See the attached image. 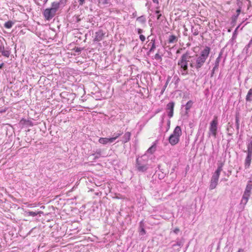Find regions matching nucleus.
Instances as JSON below:
<instances>
[{
    "mask_svg": "<svg viewBox=\"0 0 252 252\" xmlns=\"http://www.w3.org/2000/svg\"><path fill=\"white\" fill-rule=\"evenodd\" d=\"M114 141V138H102L101 137L99 139L98 142L102 144L105 145L108 143H111Z\"/></svg>",
    "mask_w": 252,
    "mask_h": 252,
    "instance_id": "obj_10",
    "label": "nucleus"
},
{
    "mask_svg": "<svg viewBox=\"0 0 252 252\" xmlns=\"http://www.w3.org/2000/svg\"><path fill=\"white\" fill-rule=\"evenodd\" d=\"M252 189V179L250 180L247 183L245 190H246V192L251 191V190Z\"/></svg>",
    "mask_w": 252,
    "mask_h": 252,
    "instance_id": "obj_18",
    "label": "nucleus"
},
{
    "mask_svg": "<svg viewBox=\"0 0 252 252\" xmlns=\"http://www.w3.org/2000/svg\"><path fill=\"white\" fill-rule=\"evenodd\" d=\"M73 18L74 21L76 23H79L81 20V19L79 17V15H75Z\"/></svg>",
    "mask_w": 252,
    "mask_h": 252,
    "instance_id": "obj_28",
    "label": "nucleus"
},
{
    "mask_svg": "<svg viewBox=\"0 0 252 252\" xmlns=\"http://www.w3.org/2000/svg\"><path fill=\"white\" fill-rule=\"evenodd\" d=\"M99 0L102 1L103 4H106V3H107V0Z\"/></svg>",
    "mask_w": 252,
    "mask_h": 252,
    "instance_id": "obj_46",
    "label": "nucleus"
},
{
    "mask_svg": "<svg viewBox=\"0 0 252 252\" xmlns=\"http://www.w3.org/2000/svg\"><path fill=\"white\" fill-rule=\"evenodd\" d=\"M241 11V7L240 5H239V7L236 10V13H237L236 15H238V16H239Z\"/></svg>",
    "mask_w": 252,
    "mask_h": 252,
    "instance_id": "obj_39",
    "label": "nucleus"
},
{
    "mask_svg": "<svg viewBox=\"0 0 252 252\" xmlns=\"http://www.w3.org/2000/svg\"><path fill=\"white\" fill-rule=\"evenodd\" d=\"M148 158L144 155L136 158L135 167L138 171L144 172L149 168Z\"/></svg>",
    "mask_w": 252,
    "mask_h": 252,
    "instance_id": "obj_2",
    "label": "nucleus"
},
{
    "mask_svg": "<svg viewBox=\"0 0 252 252\" xmlns=\"http://www.w3.org/2000/svg\"><path fill=\"white\" fill-rule=\"evenodd\" d=\"M239 16H238V15H234L233 16H232V22L233 23H234L236 21L238 17Z\"/></svg>",
    "mask_w": 252,
    "mask_h": 252,
    "instance_id": "obj_35",
    "label": "nucleus"
},
{
    "mask_svg": "<svg viewBox=\"0 0 252 252\" xmlns=\"http://www.w3.org/2000/svg\"><path fill=\"white\" fill-rule=\"evenodd\" d=\"M247 150L245 151V152L252 153V137L251 139L248 141L247 143Z\"/></svg>",
    "mask_w": 252,
    "mask_h": 252,
    "instance_id": "obj_17",
    "label": "nucleus"
},
{
    "mask_svg": "<svg viewBox=\"0 0 252 252\" xmlns=\"http://www.w3.org/2000/svg\"><path fill=\"white\" fill-rule=\"evenodd\" d=\"M153 1L154 3H158V0H153Z\"/></svg>",
    "mask_w": 252,
    "mask_h": 252,
    "instance_id": "obj_51",
    "label": "nucleus"
},
{
    "mask_svg": "<svg viewBox=\"0 0 252 252\" xmlns=\"http://www.w3.org/2000/svg\"><path fill=\"white\" fill-rule=\"evenodd\" d=\"M248 200H249V199H245V198L242 197L241 203L243 204L244 205H246L247 204Z\"/></svg>",
    "mask_w": 252,
    "mask_h": 252,
    "instance_id": "obj_36",
    "label": "nucleus"
},
{
    "mask_svg": "<svg viewBox=\"0 0 252 252\" xmlns=\"http://www.w3.org/2000/svg\"><path fill=\"white\" fill-rule=\"evenodd\" d=\"M223 165H224L223 162H220L218 163V166H219V167H220L222 168Z\"/></svg>",
    "mask_w": 252,
    "mask_h": 252,
    "instance_id": "obj_43",
    "label": "nucleus"
},
{
    "mask_svg": "<svg viewBox=\"0 0 252 252\" xmlns=\"http://www.w3.org/2000/svg\"><path fill=\"white\" fill-rule=\"evenodd\" d=\"M155 49H156L155 43L153 42L151 47L150 49L149 50V53L153 52Z\"/></svg>",
    "mask_w": 252,
    "mask_h": 252,
    "instance_id": "obj_33",
    "label": "nucleus"
},
{
    "mask_svg": "<svg viewBox=\"0 0 252 252\" xmlns=\"http://www.w3.org/2000/svg\"><path fill=\"white\" fill-rule=\"evenodd\" d=\"M182 135V130L179 126H177L175 128L173 133L168 138L169 143L172 146H174L178 144L180 141V137Z\"/></svg>",
    "mask_w": 252,
    "mask_h": 252,
    "instance_id": "obj_3",
    "label": "nucleus"
},
{
    "mask_svg": "<svg viewBox=\"0 0 252 252\" xmlns=\"http://www.w3.org/2000/svg\"><path fill=\"white\" fill-rule=\"evenodd\" d=\"M191 32L194 35H197L199 33V32L197 29H195L193 27L191 28Z\"/></svg>",
    "mask_w": 252,
    "mask_h": 252,
    "instance_id": "obj_27",
    "label": "nucleus"
},
{
    "mask_svg": "<svg viewBox=\"0 0 252 252\" xmlns=\"http://www.w3.org/2000/svg\"><path fill=\"white\" fill-rule=\"evenodd\" d=\"M159 12H160V11H158V10H157V11H156V13H157V14H159Z\"/></svg>",
    "mask_w": 252,
    "mask_h": 252,
    "instance_id": "obj_55",
    "label": "nucleus"
},
{
    "mask_svg": "<svg viewBox=\"0 0 252 252\" xmlns=\"http://www.w3.org/2000/svg\"><path fill=\"white\" fill-rule=\"evenodd\" d=\"M176 246H178L181 247L183 246V243L180 241L177 242L176 244L173 245V247H175Z\"/></svg>",
    "mask_w": 252,
    "mask_h": 252,
    "instance_id": "obj_38",
    "label": "nucleus"
},
{
    "mask_svg": "<svg viewBox=\"0 0 252 252\" xmlns=\"http://www.w3.org/2000/svg\"><path fill=\"white\" fill-rule=\"evenodd\" d=\"M130 136L131 133L130 132L125 133L123 137L122 142L124 143L127 142L130 140Z\"/></svg>",
    "mask_w": 252,
    "mask_h": 252,
    "instance_id": "obj_15",
    "label": "nucleus"
},
{
    "mask_svg": "<svg viewBox=\"0 0 252 252\" xmlns=\"http://www.w3.org/2000/svg\"><path fill=\"white\" fill-rule=\"evenodd\" d=\"M26 215L28 216L35 217L37 216L38 214L40 213V212H32V211H26Z\"/></svg>",
    "mask_w": 252,
    "mask_h": 252,
    "instance_id": "obj_22",
    "label": "nucleus"
},
{
    "mask_svg": "<svg viewBox=\"0 0 252 252\" xmlns=\"http://www.w3.org/2000/svg\"><path fill=\"white\" fill-rule=\"evenodd\" d=\"M246 100L247 102H251L252 101V88L249 90L246 97Z\"/></svg>",
    "mask_w": 252,
    "mask_h": 252,
    "instance_id": "obj_16",
    "label": "nucleus"
},
{
    "mask_svg": "<svg viewBox=\"0 0 252 252\" xmlns=\"http://www.w3.org/2000/svg\"><path fill=\"white\" fill-rule=\"evenodd\" d=\"M143 32V30L141 29H137V33L139 34L140 35L141 33Z\"/></svg>",
    "mask_w": 252,
    "mask_h": 252,
    "instance_id": "obj_45",
    "label": "nucleus"
},
{
    "mask_svg": "<svg viewBox=\"0 0 252 252\" xmlns=\"http://www.w3.org/2000/svg\"><path fill=\"white\" fill-rule=\"evenodd\" d=\"M218 179H214L213 177L211 178L209 188L210 189H215L218 184Z\"/></svg>",
    "mask_w": 252,
    "mask_h": 252,
    "instance_id": "obj_11",
    "label": "nucleus"
},
{
    "mask_svg": "<svg viewBox=\"0 0 252 252\" xmlns=\"http://www.w3.org/2000/svg\"><path fill=\"white\" fill-rule=\"evenodd\" d=\"M210 52V48L206 46L201 50L199 55H196L194 58L190 62L191 56L188 52L183 54L178 62V65L180 66L181 73L182 75H186L188 74V63L189 66L199 70L204 64L207 59Z\"/></svg>",
    "mask_w": 252,
    "mask_h": 252,
    "instance_id": "obj_1",
    "label": "nucleus"
},
{
    "mask_svg": "<svg viewBox=\"0 0 252 252\" xmlns=\"http://www.w3.org/2000/svg\"><path fill=\"white\" fill-rule=\"evenodd\" d=\"M222 54V53L221 52H220L218 57L216 59L214 66V70H216L218 69L219 63L221 60Z\"/></svg>",
    "mask_w": 252,
    "mask_h": 252,
    "instance_id": "obj_12",
    "label": "nucleus"
},
{
    "mask_svg": "<svg viewBox=\"0 0 252 252\" xmlns=\"http://www.w3.org/2000/svg\"><path fill=\"white\" fill-rule=\"evenodd\" d=\"M222 170V168L218 166V168L215 172L220 174V173Z\"/></svg>",
    "mask_w": 252,
    "mask_h": 252,
    "instance_id": "obj_37",
    "label": "nucleus"
},
{
    "mask_svg": "<svg viewBox=\"0 0 252 252\" xmlns=\"http://www.w3.org/2000/svg\"><path fill=\"white\" fill-rule=\"evenodd\" d=\"M215 71L216 70H214V67H213L212 70L211 77H212L214 75V72H215Z\"/></svg>",
    "mask_w": 252,
    "mask_h": 252,
    "instance_id": "obj_48",
    "label": "nucleus"
},
{
    "mask_svg": "<svg viewBox=\"0 0 252 252\" xmlns=\"http://www.w3.org/2000/svg\"><path fill=\"white\" fill-rule=\"evenodd\" d=\"M122 132H118L117 133H114V137H112V138H114V141L117 139L119 136H120L122 134Z\"/></svg>",
    "mask_w": 252,
    "mask_h": 252,
    "instance_id": "obj_31",
    "label": "nucleus"
},
{
    "mask_svg": "<svg viewBox=\"0 0 252 252\" xmlns=\"http://www.w3.org/2000/svg\"><path fill=\"white\" fill-rule=\"evenodd\" d=\"M250 195H251V192L248 191L247 192L246 190H245L242 197L244 198L245 199H249V197L250 196Z\"/></svg>",
    "mask_w": 252,
    "mask_h": 252,
    "instance_id": "obj_26",
    "label": "nucleus"
},
{
    "mask_svg": "<svg viewBox=\"0 0 252 252\" xmlns=\"http://www.w3.org/2000/svg\"><path fill=\"white\" fill-rule=\"evenodd\" d=\"M136 20L141 23L144 24L146 22V19L144 16H141L138 17Z\"/></svg>",
    "mask_w": 252,
    "mask_h": 252,
    "instance_id": "obj_24",
    "label": "nucleus"
},
{
    "mask_svg": "<svg viewBox=\"0 0 252 252\" xmlns=\"http://www.w3.org/2000/svg\"><path fill=\"white\" fill-rule=\"evenodd\" d=\"M0 52L1 54L7 58H8L10 55V51L7 50H5L3 44L2 42H0Z\"/></svg>",
    "mask_w": 252,
    "mask_h": 252,
    "instance_id": "obj_9",
    "label": "nucleus"
},
{
    "mask_svg": "<svg viewBox=\"0 0 252 252\" xmlns=\"http://www.w3.org/2000/svg\"><path fill=\"white\" fill-rule=\"evenodd\" d=\"M227 135L229 136H232L234 132V128L232 126H230L229 127L227 128Z\"/></svg>",
    "mask_w": 252,
    "mask_h": 252,
    "instance_id": "obj_21",
    "label": "nucleus"
},
{
    "mask_svg": "<svg viewBox=\"0 0 252 252\" xmlns=\"http://www.w3.org/2000/svg\"><path fill=\"white\" fill-rule=\"evenodd\" d=\"M247 153V155L245 160V168H248L250 166L251 163L252 159V153Z\"/></svg>",
    "mask_w": 252,
    "mask_h": 252,
    "instance_id": "obj_7",
    "label": "nucleus"
},
{
    "mask_svg": "<svg viewBox=\"0 0 252 252\" xmlns=\"http://www.w3.org/2000/svg\"><path fill=\"white\" fill-rule=\"evenodd\" d=\"M170 79V77H168L167 80H166V83H165V85L164 86L163 89L161 90V94H162L164 92V91H165V88H166V87L168 84Z\"/></svg>",
    "mask_w": 252,
    "mask_h": 252,
    "instance_id": "obj_30",
    "label": "nucleus"
},
{
    "mask_svg": "<svg viewBox=\"0 0 252 252\" xmlns=\"http://www.w3.org/2000/svg\"><path fill=\"white\" fill-rule=\"evenodd\" d=\"M218 125V117L217 116H215L213 120L211 122L210 124L208 133L209 136H213L214 138L217 137Z\"/></svg>",
    "mask_w": 252,
    "mask_h": 252,
    "instance_id": "obj_5",
    "label": "nucleus"
},
{
    "mask_svg": "<svg viewBox=\"0 0 252 252\" xmlns=\"http://www.w3.org/2000/svg\"><path fill=\"white\" fill-rule=\"evenodd\" d=\"M85 0H78L80 5H83L85 2Z\"/></svg>",
    "mask_w": 252,
    "mask_h": 252,
    "instance_id": "obj_40",
    "label": "nucleus"
},
{
    "mask_svg": "<svg viewBox=\"0 0 252 252\" xmlns=\"http://www.w3.org/2000/svg\"><path fill=\"white\" fill-rule=\"evenodd\" d=\"M101 155V149H97L94 154H93L90 156V157H93V159H96L100 157Z\"/></svg>",
    "mask_w": 252,
    "mask_h": 252,
    "instance_id": "obj_13",
    "label": "nucleus"
},
{
    "mask_svg": "<svg viewBox=\"0 0 252 252\" xmlns=\"http://www.w3.org/2000/svg\"><path fill=\"white\" fill-rule=\"evenodd\" d=\"M153 42L155 43V39H152L151 42L148 45H150L151 44H152Z\"/></svg>",
    "mask_w": 252,
    "mask_h": 252,
    "instance_id": "obj_49",
    "label": "nucleus"
},
{
    "mask_svg": "<svg viewBox=\"0 0 252 252\" xmlns=\"http://www.w3.org/2000/svg\"><path fill=\"white\" fill-rule=\"evenodd\" d=\"M220 175V174H218L217 173L214 172V173L213 174V175L212 177H213L214 179H218V180H219Z\"/></svg>",
    "mask_w": 252,
    "mask_h": 252,
    "instance_id": "obj_34",
    "label": "nucleus"
},
{
    "mask_svg": "<svg viewBox=\"0 0 252 252\" xmlns=\"http://www.w3.org/2000/svg\"><path fill=\"white\" fill-rule=\"evenodd\" d=\"M193 102L191 100L189 101L185 105V109L186 110V113H188V111L192 107Z\"/></svg>",
    "mask_w": 252,
    "mask_h": 252,
    "instance_id": "obj_20",
    "label": "nucleus"
},
{
    "mask_svg": "<svg viewBox=\"0 0 252 252\" xmlns=\"http://www.w3.org/2000/svg\"><path fill=\"white\" fill-rule=\"evenodd\" d=\"M178 39L177 37L174 35H171L169 36L168 39V43H173L177 42Z\"/></svg>",
    "mask_w": 252,
    "mask_h": 252,
    "instance_id": "obj_19",
    "label": "nucleus"
},
{
    "mask_svg": "<svg viewBox=\"0 0 252 252\" xmlns=\"http://www.w3.org/2000/svg\"><path fill=\"white\" fill-rule=\"evenodd\" d=\"M67 1V0H59V2L57 1H54L53 2L55 4H56V5H57V6L60 8L61 7H63L66 4Z\"/></svg>",
    "mask_w": 252,
    "mask_h": 252,
    "instance_id": "obj_14",
    "label": "nucleus"
},
{
    "mask_svg": "<svg viewBox=\"0 0 252 252\" xmlns=\"http://www.w3.org/2000/svg\"><path fill=\"white\" fill-rule=\"evenodd\" d=\"M235 122L236 125V129L238 131L239 129V119L237 116L236 117Z\"/></svg>",
    "mask_w": 252,
    "mask_h": 252,
    "instance_id": "obj_29",
    "label": "nucleus"
},
{
    "mask_svg": "<svg viewBox=\"0 0 252 252\" xmlns=\"http://www.w3.org/2000/svg\"><path fill=\"white\" fill-rule=\"evenodd\" d=\"M139 38H140V39L142 41H144L145 40V37L144 35H142V34H140V36H139Z\"/></svg>",
    "mask_w": 252,
    "mask_h": 252,
    "instance_id": "obj_42",
    "label": "nucleus"
},
{
    "mask_svg": "<svg viewBox=\"0 0 252 252\" xmlns=\"http://www.w3.org/2000/svg\"><path fill=\"white\" fill-rule=\"evenodd\" d=\"M185 31H187V29L186 28H185Z\"/></svg>",
    "mask_w": 252,
    "mask_h": 252,
    "instance_id": "obj_56",
    "label": "nucleus"
},
{
    "mask_svg": "<svg viewBox=\"0 0 252 252\" xmlns=\"http://www.w3.org/2000/svg\"><path fill=\"white\" fill-rule=\"evenodd\" d=\"M161 16V14H158V16H157V19H158V20L160 19V18Z\"/></svg>",
    "mask_w": 252,
    "mask_h": 252,
    "instance_id": "obj_50",
    "label": "nucleus"
},
{
    "mask_svg": "<svg viewBox=\"0 0 252 252\" xmlns=\"http://www.w3.org/2000/svg\"><path fill=\"white\" fill-rule=\"evenodd\" d=\"M238 252H243V249H240L238 250Z\"/></svg>",
    "mask_w": 252,
    "mask_h": 252,
    "instance_id": "obj_53",
    "label": "nucleus"
},
{
    "mask_svg": "<svg viewBox=\"0 0 252 252\" xmlns=\"http://www.w3.org/2000/svg\"><path fill=\"white\" fill-rule=\"evenodd\" d=\"M80 51H81L80 48H77L76 50V52H80Z\"/></svg>",
    "mask_w": 252,
    "mask_h": 252,
    "instance_id": "obj_52",
    "label": "nucleus"
},
{
    "mask_svg": "<svg viewBox=\"0 0 252 252\" xmlns=\"http://www.w3.org/2000/svg\"><path fill=\"white\" fill-rule=\"evenodd\" d=\"M170 125V120H168V122H167V126H168V128H167V130H168V129L169 128Z\"/></svg>",
    "mask_w": 252,
    "mask_h": 252,
    "instance_id": "obj_47",
    "label": "nucleus"
},
{
    "mask_svg": "<svg viewBox=\"0 0 252 252\" xmlns=\"http://www.w3.org/2000/svg\"><path fill=\"white\" fill-rule=\"evenodd\" d=\"M104 33L102 30H99L98 32H95V37L94 38V41H100L102 40Z\"/></svg>",
    "mask_w": 252,
    "mask_h": 252,
    "instance_id": "obj_8",
    "label": "nucleus"
},
{
    "mask_svg": "<svg viewBox=\"0 0 252 252\" xmlns=\"http://www.w3.org/2000/svg\"><path fill=\"white\" fill-rule=\"evenodd\" d=\"M174 232L176 234H177L179 231L180 229L178 228H176L174 230Z\"/></svg>",
    "mask_w": 252,
    "mask_h": 252,
    "instance_id": "obj_44",
    "label": "nucleus"
},
{
    "mask_svg": "<svg viewBox=\"0 0 252 252\" xmlns=\"http://www.w3.org/2000/svg\"><path fill=\"white\" fill-rule=\"evenodd\" d=\"M174 106L175 103L173 101L170 102L166 105V109L169 110L168 116L170 118H172L173 116Z\"/></svg>",
    "mask_w": 252,
    "mask_h": 252,
    "instance_id": "obj_6",
    "label": "nucleus"
},
{
    "mask_svg": "<svg viewBox=\"0 0 252 252\" xmlns=\"http://www.w3.org/2000/svg\"><path fill=\"white\" fill-rule=\"evenodd\" d=\"M156 150V146L152 145L147 151V152L150 154H153Z\"/></svg>",
    "mask_w": 252,
    "mask_h": 252,
    "instance_id": "obj_25",
    "label": "nucleus"
},
{
    "mask_svg": "<svg viewBox=\"0 0 252 252\" xmlns=\"http://www.w3.org/2000/svg\"><path fill=\"white\" fill-rule=\"evenodd\" d=\"M56 4L53 2L51 3V7L50 8H46L44 12V16L47 20H50L52 19L56 14L57 11L59 9Z\"/></svg>",
    "mask_w": 252,
    "mask_h": 252,
    "instance_id": "obj_4",
    "label": "nucleus"
},
{
    "mask_svg": "<svg viewBox=\"0 0 252 252\" xmlns=\"http://www.w3.org/2000/svg\"><path fill=\"white\" fill-rule=\"evenodd\" d=\"M140 233L141 235H144L146 234V231L143 227H141V230H140Z\"/></svg>",
    "mask_w": 252,
    "mask_h": 252,
    "instance_id": "obj_41",
    "label": "nucleus"
},
{
    "mask_svg": "<svg viewBox=\"0 0 252 252\" xmlns=\"http://www.w3.org/2000/svg\"><path fill=\"white\" fill-rule=\"evenodd\" d=\"M155 59L156 60H159V61H161L162 60V58H161V56L159 54V53H157L155 55Z\"/></svg>",
    "mask_w": 252,
    "mask_h": 252,
    "instance_id": "obj_32",
    "label": "nucleus"
},
{
    "mask_svg": "<svg viewBox=\"0 0 252 252\" xmlns=\"http://www.w3.org/2000/svg\"><path fill=\"white\" fill-rule=\"evenodd\" d=\"M14 23L11 21H8L5 23L4 26L6 29H10L13 25Z\"/></svg>",
    "mask_w": 252,
    "mask_h": 252,
    "instance_id": "obj_23",
    "label": "nucleus"
},
{
    "mask_svg": "<svg viewBox=\"0 0 252 252\" xmlns=\"http://www.w3.org/2000/svg\"><path fill=\"white\" fill-rule=\"evenodd\" d=\"M3 65V63H2L0 64V69L2 68Z\"/></svg>",
    "mask_w": 252,
    "mask_h": 252,
    "instance_id": "obj_54",
    "label": "nucleus"
}]
</instances>
